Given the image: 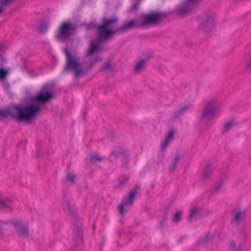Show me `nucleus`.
Wrapping results in <instances>:
<instances>
[{"mask_svg":"<svg viewBox=\"0 0 251 251\" xmlns=\"http://www.w3.org/2000/svg\"><path fill=\"white\" fill-rule=\"evenodd\" d=\"M45 88H43L40 93L33 99L31 103L25 106L13 105L7 109H0V119L11 115L17 121H28L36 117L41 109L40 103L47 102L52 97L51 92L45 91Z\"/></svg>","mask_w":251,"mask_h":251,"instance_id":"f257e3e1","label":"nucleus"},{"mask_svg":"<svg viewBox=\"0 0 251 251\" xmlns=\"http://www.w3.org/2000/svg\"><path fill=\"white\" fill-rule=\"evenodd\" d=\"M118 19L114 17L108 19L104 17L102 24L97 27L98 39L99 41L103 42L109 40L115 33H122L132 28L140 27L138 18L125 23L121 26L113 29L114 25L117 23Z\"/></svg>","mask_w":251,"mask_h":251,"instance_id":"f03ea898","label":"nucleus"},{"mask_svg":"<svg viewBox=\"0 0 251 251\" xmlns=\"http://www.w3.org/2000/svg\"><path fill=\"white\" fill-rule=\"evenodd\" d=\"M220 104L218 99L214 98L207 100L203 105L201 114V121H212L218 115Z\"/></svg>","mask_w":251,"mask_h":251,"instance_id":"7ed1b4c3","label":"nucleus"},{"mask_svg":"<svg viewBox=\"0 0 251 251\" xmlns=\"http://www.w3.org/2000/svg\"><path fill=\"white\" fill-rule=\"evenodd\" d=\"M65 52L67 61L64 70H72L74 74L75 78L87 73V70L83 68L78 57L75 55H71L67 50H65Z\"/></svg>","mask_w":251,"mask_h":251,"instance_id":"20e7f679","label":"nucleus"},{"mask_svg":"<svg viewBox=\"0 0 251 251\" xmlns=\"http://www.w3.org/2000/svg\"><path fill=\"white\" fill-rule=\"evenodd\" d=\"M164 14L160 12H153L150 14H142L138 18L140 27H146L158 25L162 21Z\"/></svg>","mask_w":251,"mask_h":251,"instance_id":"39448f33","label":"nucleus"},{"mask_svg":"<svg viewBox=\"0 0 251 251\" xmlns=\"http://www.w3.org/2000/svg\"><path fill=\"white\" fill-rule=\"evenodd\" d=\"M76 30L75 25L69 22L63 23L56 35L58 39L65 41L69 40Z\"/></svg>","mask_w":251,"mask_h":251,"instance_id":"423d86ee","label":"nucleus"},{"mask_svg":"<svg viewBox=\"0 0 251 251\" xmlns=\"http://www.w3.org/2000/svg\"><path fill=\"white\" fill-rule=\"evenodd\" d=\"M201 0H184L183 3L177 7V13L183 16L190 12L199 3Z\"/></svg>","mask_w":251,"mask_h":251,"instance_id":"0eeeda50","label":"nucleus"},{"mask_svg":"<svg viewBox=\"0 0 251 251\" xmlns=\"http://www.w3.org/2000/svg\"><path fill=\"white\" fill-rule=\"evenodd\" d=\"M17 233L23 238H27L29 235V231L28 226L26 224H23L21 221L14 220L11 221Z\"/></svg>","mask_w":251,"mask_h":251,"instance_id":"6e6552de","label":"nucleus"},{"mask_svg":"<svg viewBox=\"0 0 251 251\" xmlns=\"http://www.w3.org/2000/svg\"><path fill=\"white\" fill-rule=\"evenodd\" d=\"M214 16L212 14L206 15L199 25V28L205 32L211 31L214 26Z\"/></svg>","mask_w":251,"mask_h":251,"instance_id":"1a4fd4ad","label":"nucleus"},{"mask_svg":"<svg viewBox=\"0 0 251 251\" xmlns=\"http://www.w3.org/2000/svg\"><path fill=\"white\" fill-rule=\"evenodd\" d=\"M136 194V191H132L123 200L119 207V211L122 215L124 214L125 207L131 206L132 204Z\"/></svg>","mask_w":251,"mask_h":251,"instance_id":"9d476101","label":"nucleus"},{"mask_svg":"<svg viewBox=\"0 0 251 251\" xmlns=\"http://www.w3.org/2000/svg\"><path fill=\"white\" fill-rule=\"evenodd\" d=\"M174 139V131L169 130L166 136L162 141L160 147L162 151H164L168 145L173 141Z\"/></svg>","mask_w":251,"mask_h":251,"instance_id":"9b49d317","label":"nucleus"},{"mask_svg":"<svg viewBox=\"0 0 251 251\" xmlns=\"http://www.w3.org/2000/svg\"><path fill=\"white\" fill-rule=\"evenodd\" d=\"M246 212L244 210L235 211L233 214L232 222L236 224H238L241 222Z\"/></svg>","mask_w":251,"mask_h":251,"instance_id":"f8f14e48","label":"nucleus"},{"mask_svg":"<svg viewBox=\"0 0 251 251\" xmlns=\"http://www.w3.org/2000/svg\"><path fill=\"white\" fill-rule=\"evenodd\" d=\"M100 49V44L96 43L95 41L93 40L90 42L89 50L87 54L88 56H91L94 53L98 51Z\"/></svg>","mask_w":251,"mask_h":251,"instance_id":"ddd939ff","label":"nucleus"},{"mask_svg":"<svg viewBox=\"0 0 251 251\" xmlns=\"http://www.w3.org/2000/svg\"><path fill=\"white\" fill-rule=\"evenodd\" d=\"M145 60L143 58L140 59L135 64L134 72L137 74L140 73L145 69Z\"/></svg>","mask_w":251,"mask_h":251,"instance_id":"4468645a","label":"nucleus"},{"mask_svg":"<svg viewBox=\"0 0 251 251\" xmlns=\"http://www.w3.org/2000/svg\"><path fill=\"white\" fill-rule=\"evenodd\" d=\"M236 125V123L234 120H231L226 122L223 125L222 133L226 134L227 133L231 128Z\"/></svg>","mask_w":251,"mask_h":251,"instance_id":"2eb2a0df","label":"nucleus"},{"mask_svg":"<svg viewBox=\"0 0 251 251\" xmlns=\"http://www.w3.org/2000/svg\"><path fill=\"white\" fill-rule=\"evenodd\" d=\"M213 172V169L210 165L206 166L203 170L202 174V179L206 180L209 178Z\"/></svg>","mask_w":251,"mask_h":251,"instance_id":"dca6fc26","label":"nucleus"},{"mask_svg":"<svg viewBox=\"0 0 251 251\" xmlns=\"http://www.w3.org/2000/svg\"><path fill=\"white\" fill-rule=\"evenodd\" d=\"M128 179V177L126 176L118 179L114 182V187L117 189H120L123 187Z\"/></svg>","mask_w":251,"mask_h":251,"instance_id":"f3484780","label":"nucleus"},{"mask_svg":"<svg viewBox=\"0 0 251 251\" xmlns=\"http://www.w3.org/2000/svg\"><path fill=\"white\" fill-rule=\"evenodd\" d=\"M191 108V105L190 104H187L183 106L182 107L179 108L176 111V115L180 116L183 114L184 113L189 110Z\"/></svg>","mask_w":251,"mask_h":251,"instance_id":"a211bd4d","label":"nucleus"},{"mask_svg":"<svg viewBox=\"0 0 251 251\" xmlns=\"http://www.w3.org/2000/svg\"><path fill=\"white\" fill-rule=\"evenodd\" d=\"M201 211V208L199 207H195L192 208L190 210V215L189 220L191 221L195 214L198 213Z\"/></svg>","mask_w":251,"mask_h":251,"instance_id":"6ab92c4d","label":"nucleus"},{"mask_svg":"<svg viewBox=\"0 0 251 251\" xmlns=\"http://www.w3.org/2000/svg\"><path fill=\"white\" fill-rule=\"evenodd\" d=\"M75 175L72 173H68L67 175L66 180L67 181L73 184L75 180Z\"/></svg>","mask_w":251,"mask_h":251,"instance_id":"aec40b11","label":"nucleus"},{"mask_svg":"<svg viewBox=\"0 0 251 251\" xmlns=\"http://www.w3.org/2000/svg\"><path fill=\"white\" fill-rule=\"evenodd\" d=\"M223 184L224 181L223 180H221L215 183L213 188V191L215 192L219 191L222 188Z\"/></svg>","mask_w":251,"mask_h":251,"instance_id":"412c9836","label":"nucleus"},{"mask_svg":"<svg viewBox=\"0 0 251 251\" xmlns=\"http://www.w3.org/2000/svg\"><path fill=\"white\" fill-rule=\"evenodd\" d=\"M77 235L75 237V240L77 242H81L82 239V231L81 228L77 229Z\"/></svg>","mask_w":251,"mask_h":251,"instance_id":"4be33fe9","label":"nucleus"},{"mask_svg":"<svg viewBox=\"0 0 251 251\" xmlns=\"http://www.w3.org/2000/svg\"><path fill=\"white\" fill-rule=\"evenodd\" d=\"M211 239V237L209 234H207L203 239L200 241V244L204 246L209 242V241Z\"/></svg>","mask_w":251,"mask_h":251,"instance_id":"5701e85b","label":"nucleus"},{"mask_svg":"<svg viewBox=\"0 0 251 251\" xmlns=\"http://www.w3.org/2000/svg\"><path fill=\"white\" fill-rule=\"evenodd\" d=\"M103 158L96 155H92L90 157V161L93 163H96L97 161H101Z\"/></svg>","mask_w":251,"mask_h":251,"instance_id":"b1692460","label":"nucleus"},{"mask_svg":"<svg viewBox=\"0 0 251 251\" xmlns=\"http://www.w3.org/2000/svg\"><path fill=\"white\" fill-rule=\"evenodd\" d=\"M102 59L100 56H97L89 65V69H91L96 64L101 61Z\"/></svg>","mask_w":251,"mask_h":251,"instance_id":"393cba45","label":"nucleus"},{"mask_svg":"<svg viewBox=\"0 0 251 251\" xmlns=\"http://www.w3.org/2000/svg\"><path fill=\"white\" fill-rule=\"evenodd\" d=\"M7 201L5 198L0 199V207L7 208L8 207Z\"/></svg>","mask_w":251,"mask_h":251,"instance_id":"a878e982","label":"nucleus"},{"mask_svg":"<svg viewBox=\"0 0 251 251\" xmlns=\"http://www.w3.org/2000/svg\"><path fill=\"white\" fill-rule=\"evenodd\" d=\"M181 215H182V213L181 212H180V211L177 212L174 216V218L173 219L174 222L176 223L178 222L180 220Z\"/></svg>","mask_w":251,"mask_h":251,"instance_id":"bb28decb","label":"nucleus"},{"mask_svg":"<svg viewBox=\"0 0 251 251\" xmlns=\"http://www.w3.org/2000/svg\"><path fill=\"white\" fill-rule=\"evenodd\" d=\"M8 74V72L2 69V68H0V78L1 79H3L6 75H7V74Z\"/></svg>","mask_w":251,"mask_h":251,"instance_id":"cd10ccee","label":"nucleus"},{"mask_svg":"<svg viewBox=\"0 0 251 251\" xmlns=\"http://www.w3.org/2000/svg\"><path fill=\"white\" fill-rule=\"evenodd\" d=\"M47 28H48V25L46 24H41L40 25V30L42 32H44L45 31H46L47 30Z\"/></svg>","mask_w":251,"mask_h":251,"instance_id":"c85d7f7f","label":"nucleus"},{"mask_svg":"<svg viewBox=\"0 0 251 251\" xmlns=\"http://www.w3.org/2000/svg\"><path fill=\"white\" fill-rule=\"evenodd\" d=\"M180 159L181 157L178 154H176L175 155L173 159V162L177 164V162L180 160Z\"/></svg>","mask_w":251,"mask_h":251,"instance_id":"c756f323","label":"nucleus"},{"mask_svg":"<svg viewBox=\"0 0 251 251\" xmlns=\"http://www.w3.org/2000/svg\"><path fill=\"white\" fill-rule=\"evenodd\" d=\"M176 164H175V163H173L172 162V164L169 167V172H173L176 168Z\"/></svg>","mask_w":251,"mask_h":251,"instance_id":"7c9ffc66","label":"nucleus"},{"mask_svg":"<svg viewBox=\"0 0 251 251\" xmlns=\"http://www.w3.org/2000/svg\"><path fill=\"white\" fill-rule=\"evenodd\" d=\"M111 68L110 64L109 62H106L105 63L102 67V70H107Z\"/></svg>","mask_w":251,"mask_h":251,"instance_id":"2f4dec72","label":"nucleus"},{"mask_svg":"<svg viewBox=\"0 0 251 251\" xmlns=\"http://www.w3.org/2000/svg\"><path fill=\"white\" fill-rule=\"evenodd\" d=\"M246 66L248 69H251V58L247 60Z\"/></svg>","mask_w":251,"mask_h":251,"instance_id":"473e14b6","label":"nucleus"},{"mask_svg":"<svg viewBox=\"0 0 251 251\" xmlns=\"http://www.w3.org/2000/svg\"><path fill=\"white\" fill-rule=\"evenodd\" d=\"M233 251H246L243 247L240 246L234 249Z\"/></svg>","mask_w":251,"mask_h":251,"instance_id":"72a5a7b5","label":"nucleus"},{"mask_svg":"<svg viewBox=\"0 0 251 251\" xmlns=\"http://www.w3.org/2000/svg\"><path fill=\"white\" fill-rule=\"evenodd\" d=\"M66 208L69 211L71 212L72 206L69 202L66 203Z\"/></svg>","mask_w":251,"mask_h":251,"instance_id":"f704fd0d","label":"nucleus"},{"mask_svg":"<svg viewBox=\"0 0 251 251\" xmlns=\"http://www.w3.org/2000/svg\"><path fill=\"white\" fill-rule=\"evenodd\" d=\"M91 27H95L96 26L95 24H94V23H91Z\"/></svg>","mask_w":251,"mask_h":251,"instance_id":"c9c22d12","label":"nucleus"},{"mask_svg":"<svg viewBox=\"0 0 251 251\" xmlns=\"http://www.w3.org/2000/svg\"><path fill=\"white\" fill-rule=\"evenodd\" d=\"M2 50V47L1 45H0V52H1V51Z\"/></svg>","mask_w":251,"mask_h":251,"instance_id":"e433bc0d","label":"nucleus"},{"mask_svg":"<svg viewBox=\"0 0 251 251\" xmlns=\"http://www.w3.org/2000/svg\"><path fill=\"white\" fill-rule=\"evenodd\" d=\"M112 155H115V152H113L112 153H111Z\"/></svg>","mask_w":251,"mask_h":251,"instance_id":"4c0bfd02","label":"nucleus"},{"mask_svg":"<svg viewBox=\"0 0 251 251\" xmlns=\"http://www.w3.org/2000/svg\"><path fill=\"white\" fill-rule=\"evenodd\" d=\"M2 223H2V222H0V226L1 225V224Z\"/></svg>","mask_w":251,"mask_h":251,"instance_id":"58836bf2","label":"nucleus"},{"mask_svg":"<svg viewBox=\"0 0 251 251\" xmlns=\"http://www.w3.org/2000/svg\"><path fill=\"white\" fill-rule=\"evenodd\" d=\"M1 238V236H0V238Z\"/></svg>","mask_w":251,"mask_h":251,"instance_id":"ea45409f","label":"nucleus"}]
</instances>
